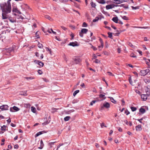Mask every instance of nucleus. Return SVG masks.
<instances>
[{
	"instance_id": "2f4dec72",
	"label": "nucleus",
	"mask_w": 150,
	"mask_h": 150,
	"mask_svg": "<svg viewBox=\"0 0 150 150\" xmlns=\"http://www.w3.org/2000/svg\"><path fill=\"white\" fill-rule=\"evenodd\" d=\"M130 108L132 111L133 112H134L137 110V108L136 107H131Z\"/></svg>"
},
{
	"instance_id": "864d4df0",
	"label": "nucleus",
	"mask_w": 150,
	"mask_h": 150,
	"mask_svg": "<svg viewBox=\"0 0 150 150\" xmlns=\"http://www.w3.org/2000/svg\"><path fill=\"white\" fill-rule=\"evenodd\" d=\"M80 86L83 88H85V85L83 83H82L81 85Z\"/></svg>"
},
{
	"instance_id": "473e14b6",
	"label": "nucleus",
	"mask_w": 150,
	"mask_h": 150,
	"mask_svg": "<svg viewBox=\"0 0 150 150\" xmlns=\"http://www.w3.org/2000/svg\"><path fill=\"white\" fill-rule=\"evenodd\" d=\"M101 44V45L100 46H98V48H99V50L100 51L101 50V49L103 47V45H102H102H101V44Z\"/></svg>"
},
{
	"instance_id": "2eb2a0df",
	"label": "nucleus",
	"mask_w": 150,
	"mask_h": 150,
	"mask_svg": "<svg viewBox=\"0 0 150 150\" xmlns=\"http://www.w3.org/2000/svg\"><path fill=\"white\" fill-rule=\"evenodd\" d=\"M112 20L116 23H118L119 21L117 17H114L112 19Z\"/></svg>"
},
{
	"instance_id": "7c9ffc66",
	"label": "nucleus",
	"mask_w": 150,
	"mask_h": 150,
	"mask_svg": "<svg viewBox=\"0 0 150 150\" xmlns=\"http://www.w3.org/2000/svg\"><path fill=\"white\" fill-rule=\"evenodd\" d=\"M38 47L40 48H42L43 47L42 44L40 43L39 42H38Z\"/></svg>"
},
{
	"instance_id": "c756f323",
	"label": "nucleus",
	"mask_w": 150,
	"mask_h": 150,
	"mask_svg": "<svg viewBox=\"0 0 150 150\" xmlns=\"http://www.w3.org/2000/svg\"><path fill=\"white\" fill-rule=\"evenodd\" d=\"M91 6L92 7L95 8L96 6V4L93 2H92L91 3Z\"/></svg>"
},
{
	"instance_id": "58836bf2",
	"label": "nucleus",
	"mask_w": 150,
	"mask_h": 150,
	"mask_svg": "<svg viewBox=\"0 0 150 150\" xmlns=\"http://www.w3.org/2000/svg\"><path fill=\"white\" fill-rule=\"evenodd\" d=\"M91 48H92L95 51V50H97V48L96 47H95L93 46L91 44Z\"/></svg>"
},
{
	"instance_id": "5701e85b",
	"label": "nucleus",
	"mask_w": 150,
	"mask_h": 150,
	"mask_svg": "<svg viewBox=\"0 0 150 150\" xmlns=\"http://www.w3.org/2000/svg\"><path fill=\"white\" fill-rule=\"evenodd\" d=\"M70 118V117L69 116H66L64 118V120L65 121H68Z\"/></svg>"
},
{
	"instance_id": "20e7f679",
	"label": "nucleus",
	"mask_w": 150,
	"mask_h": 150,
	"mask_svg": "<svg viewBox=\"0 0 150 150\" xmlns=\"http://www.w3.org/2000/svg\"><path fill=\"white\" fill-rule=\"evenodd\" d=\"M100 94L99 95V97L100 99H102L101 100H103L105 99L106 98L104 94L105 93H103L102 91H100Z\"/></svg>"
},
{
	"instance_id": "f03ea898",
	"label": "nucleus",
	"mask_w": 150,
	"mask_h": 150,
	"mask_svg": "<svg viewBox=\"0 0 150 150\" xmlns=\"http://www.w3.org/2000/svg\"><path fill=\"white\" fill-rule=\"evenodd\" d=\"M3 19H8L9 21L12 23H16V18L14 17H12L9 14L7 15L6 17H4L2 18Z\"/></svg>"
},
{
	"instance_id": "603ef678",
	"label": "nucleus",
	"mask_w": 150,
	"mask_h": 150,
	"mask_svg": "<svg viewBox=\"0 0 150 150\" xmlns=\"http://www.w3.org/2000/svg\"><path fill=\"white\" fill-rule=\"evenodd\" d=\"M25 78L27 80L31 79H33L32 77H25Z\"/></svg>"
},
{
	"instance_id": "ddd939ff",
	"label": "nucleus",
	"mask_w": 150,
	"mask_h": 150,
	"mask_svg": "<svg viewBox=\"0 0 150 150\" xmlns=\"http://www.w3.org/2000/svg\"><path fill=\"white\" fill-rule=\"evenodd\" d=\"M148 96L146 94H142L141 95V98L144 101L146 100L147 99Z\"/></svg>"
},
{
	"instance_id": "423d86ee",
	"label": "nucleus",
	"mask_w": 150,
	"mask_h": 150,
	"mask_svg": "<svg viewBox=\"0 0 150 150\" xmlns=\"http://www.w3.org/2000/svg\"><path fill=\"white\" fill-rule=\"evenodd\" d=\"M73 60L76 64H79L81 61V59L79 57L74 58L73 59Z\"/></svg>"
},
{
	"instance_id": "c03bdc74",
	"label": "nucleus",
	"mask_w": 150,
	"mask_h": 150,
	"mask_svg": "<svg viewBox=\"0 0 150 150\" xmlns=\"http://www.w3.org/2000/svg\"><path fill=\"white\" fill-rule=\"evenodd\" d=\"M96 100H93L91 102L90 105H92L93 104L95 103H96Z\"/></svg>"
},
{
	"instance_id": "6e6552de",
	"label": "nucleus",
	"mask_w": 150,
	"mask_h": 150,
	"mask_svg": "<svg viewBox=\"0 0 150 150\" xmlns=\"http://www.w3.org/2000/svg\"><path fill=\"white\" fill-rule=\"evenodd\" d=\"M105 107L106 108H109L110 107V105L108 102H104L103 105V106L101 107L102 108Z\"/></svg>"
},
{
	"instance_id": "cd10ccee",
	"label": "nucleus",
	"mask_w": 150,
	"mask_h": 150,
	"mask_svg": "<svg viewBox=\"0 0 150 150\" xmlns=\"http://www.w3.org/2000/svg\"><path fill=\"white\" fill-rule=\"evenodd\" d=\"M99 19V18L98 17H96L95 18V19L93 20V22H95L98 21Z\"/></svg>"
},
{
	"instance_id": "37998d69",
	"label": "nucleus",
	"mask_w": 150,
	"mask_h": 150,
	"mask_svg": "<svg viewBox=\"0 0 150 150\" xmlns=\"http://www.w3.org/2000/svg\"><path fill=\"white\" fill-rule=\"evenodd\" d=\"M122 18L125 20H128V18L126 16H124L122 17Z\"/></svg>"
},
{
	"instance_id": "a18cd8bd",
	"label": "nucleus",
	"mask_w": 150,
	"mask_h": 150,
	"mask_svg": "<svg viewBox=\"0 0 150 150\" xmlns=\"http://www.w3.org/2000/svg\"><path fill=\"white\" fill-rule=\"evenodd\" d=\"M38 73L40 74H42V71L40 70L39 69L38 71Z\"/></svg>"
},
{
	"instance_id": "4d7b16f0",
	"label": "nucleus",
	"mask_w": 150,
	"mask_h": 150,
	"mask_svg": "<svg viewBox=\"0 0 150 150\" xmlns=\"http://www.w3.org/2000/svg\"><path fill=\"white\" fill-rule=\"evenodd\" d=\"M50 30L52 32H52L53 34L55 35L56 34V33L52 29H51Z\"/></svg>"
},
{
	"instance_id": "a211bd4d",
	"label": "nucleus",
	"mask_w": 150,
	"mask_h": 150,
	"mask_svg": "<svg viewBox=\"0 0 150 150\" xmlns=\"http://www.w3.org/2000/svg\"><path fill=\"white\" fill-rule=\"evenodd\" d=\"M44 146V144L42 140L40 141V146L38 147L39 149H42Z\"/></svg>"
},
{
	"instance_id": "79ce46f5",
	"label": "nucleus",
	"mask_w": 150,
	"mask_h": 150,
	"mask_svg": "<svg viewBox=\"0 0 150 150\" xmlns=\"http://www.w3.org/2000/svg\"><path fill=\"white\" fill-rule=\"evenodd\" d=\"M87 26V25L85 22L83 23L82 25V26L83 27H86Z\"/></svg>"
},
{
	"instance_id": "1a4fd4ad",
	"label": "nucleus",
	"mask_w": 150,
	"mask_h": 150,
	"mask_svg": "<svg viewBox=\"0 0 150 150\" xmlns=\"http://www.w3.org/2000/svg\"><path fill=\"white\" fill-rule=\"evenodd\" d=\"M34 62L36 64H38L40 67H42L44 65L43 63L41 61L35 60Z\"/></svg>"
},
{
	"instance_id": "f257e3e1",
	"label": "nucleus",
	"mask_w": 150,
	"mask_h": 150,
	"mask_svg": "<svg viewBox=\"0 0 150 150\" xmlns=\"http://www.w3.org/2000/svg\"><path fill=\"white\" fill-rule=\"evenodd\" d=\"M1 9L2 10V18L6 17L9 14L11 11V6L10 2L8 1L7 3H3L0 4Z\"/></svg>"
},
{
	"instance_id": "5fc2aeb1",
	"label": "nucleus",
	"mask_w": 150,
	"mask_h": 150,
	"mask_svg": "<svg viewBox=\"0 0 150 150\" xmlns=\"http://www.w3.org/2000/svg\"><path fill=\"white\" fill-rule=\"evenodd\" d=\"M45 18H47V19L49 20H50V18H51L49 16H48V15H46V16H45Z\"/></svg>"
},
{
	"instance_id": "9d476101",
	"label": "nucleus",
	"mask_w": 150,
	"mask_h": 150,
	"mask_svg": "<svg viewBox=\"0 0 150 150\" xmlns=\"http://www.w3.org/2000/svg\"><path fill=\"white\" fill-rule=\"evenodd\" d=\"M12 11L13 12L18 13L20 14H21V13L18 9L17 7L16 6H14L13 7L12 9Z\"/></svg>"
},
{
	"instance_id": "a19ab883",
	"label": "nucleus",
	"mask_w": 150,
	"mask_h": 150,
	"mask_svg": "<svg viewBox=\"0 0 150 150\" xmlns=\"http://www.w3.org/2000/svg\"><path fill=\"white\" fill-rule=\"evenodd\" d=\"M125 113L127 115H128L130 114V112L127 110H126L125 111Z\"/></svg>"
},
{
	"instance_id": "e2e57ef3",
	"label": "nucleus",
	"mask_w": 150,
	"mask_h": 150,
	"mask_svg": "<svg viewBox=\"0 0 150 150\" xmlns=\"http://www.w3.org/2000/svg\"><path fill=\"white\" fill-rule=\"evenodd\" d=\"M107 73H108V75L110 76H113L112 73L110 72H108Z\"/></svg>"
},
{
	"instance_id": "4be33fe9",
	"label": "nucleus",
	"mask_w": 150,
	"mask_h": 150,
	"mask_svg": "<svg viewBox=\"0 0 150 150\" xmlns=\"http://www.w3.org/2000/svg\"><path fill=\"white\" fill-rule=\"evenodd\" d=\"M44 132V131H42L39 132H38L36 134V135H35V137H37L39 135H40L42 134L43 133L42 132Z\"/></svg>"
},
{
	"instance_id": "e433bc0d",
	"label": "nucleus",
	"mask_w": 150,
	"mask_h": 150,
	"mask_svg": "<svg viewBox=\"0 0 150 150\" xmlns=\"http://www.w3.org/2000/svg\"><path fill=\"white\" fill-rule=\"evenodd\" d=\"M146 95H147V96H148L150 95V91H146Z\"/></svg>"
},
{
	"instance_id": "a878e982",
	"label": "nucleus",
	"mask_w": 150,
	"mask_h": 150,
	"mask_svg": "<svg viewBox=\"0 0 150 150\" xmlns=\"http://www.w3.org/2000/svg\"><path fill=\"white\" fill-rule=\"evenodd\" d=\"M131 8L133 10H136L139 9V6H137L136 7H134L133 6H132Z\"/></svg>"
},
{
	"instance_id": "bb28decb",
	"label": "nucleus",
	"mask_w": 150,
	"mask_h": 150,
	"mask_svg": "<svg viewBox=\"0 0 150 150\" xmlns=\"http://www.w3.org/2000/svg\"><path fill=\"white\" fill-rule=\"evenodd\" d=\"M6 126L5 125H3L1 127V129L2 131H5L6 130Z\"/></svg>"
},
{
	"instance_id": "6ab92c4d",
	"label": "nucleus",
	"mask_w": 150,
	"mask_h": 150,
	"mask_svg": "<svg viewBox=\"0 0 150 150\" xmlns=\"http://www.w3.org/2000/svg\"><path fill=\"white\" fill-rule=\"evenodd\" d=\"M146 111L145 110L142 108H141L139 109V112L142 114H143Z\"/></svg>"
},
{
	"instance_id": "4468645a",
	"label": "nucleus",
	"mask_w": 150,
	"mask_h": 150,
	"mask_svg": "<svg viewBox=\"0 0 150 150\" xmlns=\"http://www.w3.org/2000/svg\"><path fill=\"white\" fill-rule=\"evenodd\" d=\"M135 128L137 131H140L142 130V125H139L136 126Z\"/></svg>"
},
{
	"instance_id": "3c124183",
	"label": "nucleus",
	"mask_w": 150,
	"mask_h": 150,
	"mask_svg": "<svg viewBox=\"0 0 150 150\" xmlns=\"http://www.w3.org/2000/svg\"><path fill=\"white\" fill-rule=\"evenodd\" d=\"M64 58L65 61H66V62H67V58L66 57V55L64 54Z\"/></svg>"
},
{
	"instance_id": "de8ad7c7",
	"label": "nucleus",
	"mask_w": 150,
	"mask_h": 150,
	"mask_svg": "<svg viewBox=\"0 0 150 150\" xmlns=\"http://www.w3.org/2000/svg\"><path fill=\"white\" fill-rule=\"evenodd\" d=\"M8 51L9 52H11L13 50V49L12 48H9L8 50Z\"/></svg>"
},
{
	"instance_id": "0eeeda50",
	"label": "nucleus",
	"mask_w": 150,
	"mask_h": 150,
	"mask_svg": "<svg viewBox=\"0 0 150 150\" xmlns=\"http://www.w3.org/2000/svg\"><path fill=\"white\" fill-rule=\"evenodd\" d=\"M8 106L6 105H4L0 106V109L2 110H8Z\"/></svg>"
},
{
	"instance_id": "6e6d98bb",
	"label": "nucleus",
	"mask_w": 150,
	"mask_h": 150,
	"mask_svg": "<svg viewBox=\"0 0 150 150\" xmlns=\"http://www.w3.org/2000/svg\"><path fill=\"white\" fill-rule=\"evenodd\" d=\"M99 41L100 42V44H101V45L102 46L103 45V40L101 38H100L99 39Z\"/></svg>"
},
{
	"instance_id": "8fccbe9b",
	"label": "nucleus",
	"mask_w": 150,
	"mask_h": 150,
	"mask_svg": "<svg viewBox=\"0 0 150 150\" xmlns=\"http://www.w3.org/2000/svg\"><path fill=\"white\" fill-rule=\"evenodd\" d=\"M143 120V118H141L140 119H138L137 120L139 121L140 123H142V122L141 121V120Z\"/></svg>"
},
{
	"instance_id": "680f3d73",
	"label": "nucleus",
	"mask_w": 150,
	"mask_h": 150,
	"mask_svg": "<svg viewBox=\"0 0 150 150\" xmlns=\"http://www.w3.org/2000/svg\"><path fill=\"white\" fill-rule=\"evenodd\" d=\"M95 145L96 147L97 148H98L99 147V144L97 143H96L95 144Z\"/></svg>"
},
{
	"instance_id": "dca6fc26",
	"label": "nucleus",
	"mask_w": 150,
	"mask_h": 150,
	"mask_svg": "<svg viewBox=\"0 0 150 150\" xmlns=\"http://www.w3.org/2000/svg\"><path fill=\"white\" fill-rule=\"evenodd\" d=\"M140 74L141 76H144L146 75V71H145L144 70H143L140 71Z\"/></svg>"
},
{
	"instance_id": "412c9836",
	"label": "nucleus",
	"mask_w": 150,
	"mask_h": 150,
	"mask_svg": "<svg viewBox=\"0 0 150 150\" xmlns=\"http://www.w3.org/2000/svg\"><path fill=\"white\" fill-rule=\"evenodd\" d=\"M31 111L34 113H35L36 111V109L35 108L32 106L31 107Z\"/></svg>"
},
{
	"instance_id": "f3484780",
	"label": "nucleus",
	"mask_w": 150,
	"mask_h": 150,
	"mask_svg": "<svg viewBox=\"0 0 150 150\" xmlns=\"http://www.w3.org/2000/svg\"><path fill=\"white\" fill-rule=\"evenodd\" d=\"M112 2L117 4H120L122 3L121 1L119 0H112Z\"/></svg>"
},
{
	"instance_id": "f8f14e48",
	"label": "nucleus",
	"mask_w": 150,
	"mask_h": 150,
	"mask_svg": "<svg viewBox=\"0 0 150 150\" xmlns=\"http://www.w3.org/2000/svg\"><path fill=\"white\" fill-rule=\"evenodd\" d=\"M69 45L72 46V47H75L78 46L79 45L78 44V43L77 42H70L69 44Z\"/></svg>"
},
{
	"instance_id": "f704fd0d",
	"label": "nucleus",
	"mask_w": 150,
	"mask_h": 150,
	"mask_svg": "<svg viewBox=\"0 0 150 150\" xmlns=\"http://www.w3.org/2000/svg\"><path fill=\"white\" fill-rule=\"evenodd\" d=\"M134 28H144V29H146L147 28V27H134Z\"/></svg>"
},
{
	"instance_id": "bf43d9fd",
	"label": "nucleus",
	"mask_w": 150,
	"mask_h": 150,
	"mask_svg": "<svg viewBox=\"0 0 150 150\" xmlns=\"http://www.w3.org/2000/svg\"><path fill=\"white\" fill-rule=\"evenodd\" d=\"M61 28H62L63 29V30H66L67 29V28H66L65 27H64V26H62L61 27Z\"/></svg>"
},
{
	"instance_id": "69168bd1",
	"label": "nucleus",
	"mask_w": 150,
	"mask_h": 150,
	"mask_svg": "<svg viewBox=\"0 0 150 150\" xmlns=\"http://www.w3.org/2000/svg\"><path fill=\"white\" fill-rule=\"evenodd\" d=\"M122 105H124L125 104L124 103H125V101L123 99H122Z\"/></svg>"
},
{
	"instance_id": "72a5a7b5",
	"label": "nucleus",
	"mask_w": 150,
	"mask_h": 150,
	"mask_svg": "<svg viewBox=\"0 0 150 150\" xmlns=\"http://www.w3.org/2000/svg\"><path fill=\"white\" fill-rule=\"evenodd\" d=\"M108 37L110 38H112V33H111L108 32Z\"/></svg>"
},
{
	"instance_id": "c9c22d12",
	"label": "nucleus",
	"mask_w": 150,
	"mask_h": 150,
	"mask_svg": "<svg viewBox=\"0 0 150 150\" xmlns=\"http://www.w3.org/2000/svg\"><path fill=\"white\" fill-rule=\"evenodd\" d=\"M46 50L49 52L51 54V50L50 49H49L47 47H46Z\"/></svg>"
},
{
	"instance_id": "7ed1b4c3",
	"label": "nucleus",
	"mask_w": 150,
	"mask_h": 150,
	"mask_svg": "<svg viewBox=\"0 0 150 150\" xmlns=\"http://www.w3.org/2000/svg\"><path fill=\"white\" fill-rule=\"evenodd\" d=\"M88 31V30L86 28H83L79 33V35L81 37H83V33L86 34Z\"/></svg>"
},
{
	"instance_id": "39448f33",
	"label": "nucleus",
	"mask_w": 150,
	"mask_h": 150,
	"mask_svg": "<svg viewBox=\"0 0 150 150\" xmlns=\"http://www.w3.org/2000/svg\"><path fill=\"white\" fill-rule=\"evenodd\" d=\"M20 110V109L16 106H14L12 108H11L10 109V111L11 112L18 111Z\"/></svg>"
},
{
	"instance_id": "338daca9",
	"label": "nucleus",
	"mask_w": 150,
	"mask_h": 150,
	"mask_svg": "<svg viewBox=\"0 0 150 150\" xmlns=\"http://www.w3.org/2000/svg\"><path fill=\"white\" fill-rule=\"evenodd\" d=\"M145 71H146V74L148 73L149 71V69H147L146 70H144Z\"/></svg>"
},
{
	"instance_id": "ea45409f",
	"label": "nucleus",
	"mask_w": 150,
	"mask_h": 150,
	"mask_svg": "<svg viewBox=\"0 0 150 150\" xmlns=\"http://www.w3.org/2000/svg\"><path fill=\"white\" fill-rule=\"evenodd\" d=\"M100 126L102 128H103V127H106L107 126L105 125V124L104 123H102L100 124Z\"/></svg>"
},
{
	"instance_id": "052dcab7",
	"label": "nucleus",
	"mask_w": 150,
	"mask_h": 150,
	"mask_svg": "<svg viewBox=\"0 0 150 150\" xmlns=\"http://www.w3.org/2000/svg\"><path fill=\"white\" fill-rule=\"evenodd\" d=\"M18 144H16L14 146V148L15 149H18Z\"/></svg>"
},
{
	"instance_id": "393cba45",
	"label": "nucleus",
	"mask_w": 150,
	"mask_h": 150,
	"mask_svg": "<svg viewBox=\"0 0 150 150\" xmlns=\"http://www.w3.org/2000/svg\"><path fill=\"white\" fill-rule=\"evenodd\" d=\"M79 91L78 90L75 91L73 93V95L74 96H75L76 95V94L79 92Z\"/></svg>"
},
{
	"instance_id": "13d9d810",
	"label": "nucleus",
	"mask_w": 150,
	"mask_h": 150,
	"mask_svg": "<svg viewBox=\"0 0 150 150\" xmlns=\"http://www.w3.org/2000/svg\"><path fill=\"white\" fill-rule=\"evenodd\" d=\"M129 82L132 85H133V84H132V81L131 79H129Z\"/></svg>"
},
{
	"instance_id": "9b49d317",
	"label": "nucleus",
	"mask_w": 150,
	"mask_h": 150,
	"mask_svg": "<svg viewBox=\"0 0 150 150\" xmlns=\"http://www.w3.org/2000/svg\"><path fill=\"white\" fill-rule=\"evenodd\" d=\"M115 6V5L114 4H109L107 5L106 6L105 8L107 10H109L112 8H114Z\"/></svg>"
},
{
	"instance_id": "c85d7f7f",
	"label": "nucleus",
	"mask_w": 150,
	"mask_h": 150,
	"mask_svg": "<svg viewBox=\"0 0 150 150\" xmlns=\"http://www.w3.org/2000/svg\"><path fill=\"white\" fill-rule=\"evenodd\" d=\"M39 31H37L35 33V36L37 38H39Z\"/></svg>"
},
{
	"instance_id": "b1692460",
	"label": "nucleus",
	"mask_w": 150,
	"mask_h": 150,
	"mask_svg": "<svg viewBox=\"0 0 150 150\" xmlns=\"http://www.w3.org/2000/svg\"><path fill=\"white\" fill-rule=\"evenodd\" d=\"M17 18L18 19H20L23 20L24 19V17L21 15H17Z\"/></svg>"
},
{
	"instance_id": "4c0bfd02",
	"label": "nucleus",
	"mask_w": 150,
	"mask_h": 150,
	"mask_svg": "<svg viewBox=\"0 0 150 150\" xmlns=\"http://www.w3.org/2000/svg\"><path fill=\"white\" fill-rule=\"evenodd\" d=\"M130 56L131 57L135 58L137 56L136 55L133 53L131 54Z\"/></svg>"
},
{
	"instance_id": "774afa93",
	"label": "nucleus",
	"mask_w": 150,
	"mask_h": 150,
	"mask_svg": "<svg viewBox=\"0 0 150 150\" xmlns=\"http://www.w3.org/2000/svg\"><path fill=\"white\" fill-rule=\"evenodd\" d=\"M118 130L119 132H122V129L120 127H118Z\"/></svg>"
},
{
	"instance_id": "aec40b11",
	"label": "nucleus",
	"mask_w": 150,
	"mask_h": 150,
	"mask_svg": "<svg viewBox=\"0 0 150 150\" xmlns=\"http://www.w3.org/2000/svg\"><path fill=\"white\" fill-rule=\"evenodd\" d=\"M108 98L110 99L111 101L113 103L115 104L116 103V101L114 99V98L111 97H108Z\"/></svg>"
},
{
	"instance_id": "09e8293b",
	"label": "nucleus",
	"mask_w": 150,
	"mask_h": 150,
	"mask_svg": "<svg viewBox=\"0 0 150 150\" xmlns=\"http://www.w3.org/2000/svg\"><path fill=\"white\" fill-rule=\"evenodd\" d=\"M117 52L119 53H120L121 52V50L120 48L119 47L117 49Z\"/></svg>"
},
{
	"instance_id": "0e129e2a",
	"label": "nucleus",
	"mask_w": 150,
	"mask_h": 150,
	"mask_svg": "<svg viewBox=\"0 0 150 150\" xmlns=\"http://www.w3.org/2000/svg\"><path fill=\"white\" fill-rule=\"evenodd\" d=\"M71 39H74V35L72 33L71 35Z\"/></svg>"
},
{
	"instance_id": "49530a36",
	"label": "nucleus",
	"mask_w": 150,
	"mask_h": 150,
	"mask_svg": "<svg viewBox=\"0 0 150 150\" xmlns=\"http://www.w3.org/2000/svg\"><path fill=\"white\" fill-rule=\"evenodd\" d=\"M96 63H98L100 62V61L97 59H96L94 61Z\"/></svg>"
}]
</instances>
